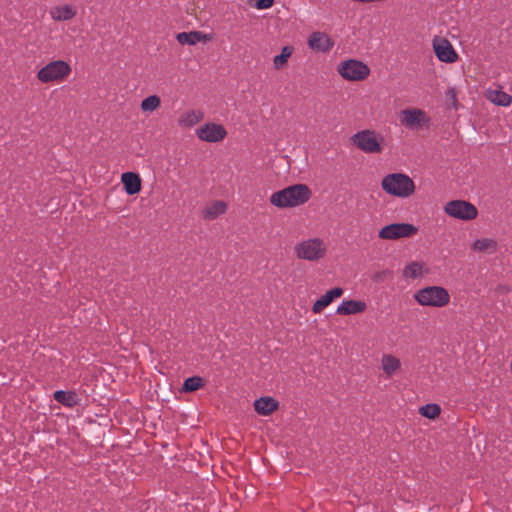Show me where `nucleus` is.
Segmentation results:
<instances>
[{
  "instance_id": "20e7f679",
  "label": "nucleus",
  "mask_w": 512,
  "mask_h": 512,
  "mask_svg": "<svg viewBox=\"0 0 512 512\" xmlns=\"http://www.w3.org/2000/svg\"><path fill=\"white\" fill-rule=\"evenodd\" d=\"M351 143L366 154H380L383 151L384 137L371 129L361 130L350 138Z\"/></svg>"
},
{
  "instance_id": "412c9836",
  "label": "nucleus",
  "mask_w": 512,
  "mask_h": 512,
  "mask_svg": "<svg viewBox=\"0 0 512 512\" xmlns=\"http://www.w3.org/2000/svg\"><path fill=\"white\" fill-rule=\"evenodd\" d=\"M227 211V204L222 200L212 201L206 204L202 210V216L206 220H213Z\"/></svg>"
},
{
  "instance_id": "39448f33",
  "label": "nucleus",
  "mask_w": 512,
  "mask_h": 512,
  "mask_svg": "<svg viewBox=\"0 0 512 512\" xmlns=\"http://www.w3.org/2000/svg\"><path fill=\"white\" fill-rule=\"evenodd\" d=\"M415 301L421 306L442 308L450 301L447 289L441 286H427L414 294Z\"/></svg>"
},
{
  "instance_id": "ddd939ff",
  "label": "nucleus",
  "mask_w": 512,
  "mask_h": 512,
  "mask_svg": "<svg viewBox=\"0 0 512 512\" xmlns=\"http://www.w3.org/2000/svg\"><path fill=\"white\" fill-rule=\"evenodd\" d=\"M430 273V268L424 261L413 260L405 264L401 275L405 280L421 279Z\"/></svg>"
},
{
  "instance_id": "f03ea898",
  "label": "nucleus",
  "mask_w": 512,
  "mask_h": 512,
  "mask_svg": "<svg viewBox=\"0 0 512 512\" xmlns=\"http://www.w3.org/2000/svg\"><path fill=\"white\" fill-rule=\"evenodd\" d=\"M381 188L388 195L405 199L415 193V183L407 174L390 173L383 177Z\"/></svg>"
},
{
  "instance_id": "473e14b6",
  "label": "nucleus",
  "mask_w": 512,
  "mask_h": 512,
  "mask_svg": "<svg viewBox=\"0 0 512 512\" xmlns=\"http://www.w3.org/2000/svg\"><path fill=\"white\" fill-rule=\"evenodd\" d=\"M446 96L452 100L453 103L456 102V91L454 88H450L447 93H446Z\"/></svg>"
},
{
  "instance_id": "0eeeda50",
  "label": "nucleus",
  "mask_w": 512,
  "mask_h": 512,
  "mask_svg": "<svg viewBox=\"0 0 512 512\" xmlns=\"http://www.w3.org/2000/svg\"><path fill=\"white\" fill-rule=\"evenodd\" d=\"M431 118L426 111L408 107L399 112V122L401 126L414 131L424 130L429 127Z\"/></svg>"
},
{
  "instance_id": "7c9ffc66",
  "label": "nucleus",
  "mask_w": 512,
  "mask_h": 512,
  "mask_svg": "<svg viewBox=\"0 0 512 512\" xmlns=\"http://www.w3.org/2000/svg\"><path fill=\"white\" fill-rule=\"evenodd\" d=\"M249 3L258 10H264L271 8L274 0H249Z\"/></svg>"
},
{
  "instance_id": "dca6fc26",
  "label": "nucleus",
  "mask_w": 512,
  "mask_h": 512,
  "mask_svg": "<svg viewBox=\"0 0 512 512\" xmlns=\"http://www.w3.org/2000/svg\"><path fill=\"white\" fill-rule=\"evenodd\" d=\"M308 46L317 52H328L333 46L332 39L323 32H313L308 39Z\"/></svg>"
},
{
  "instance_id": "393cba45",
  "label": "nucleus",
  "mask_w": 512,
  "mask_h": 512,
  "mask_svg": "<svg viewBox=\"0 0 512 512\" xmlns=\"http://www.w3.org/2000/svg\"><path fill=\"white\" fill-rule=\"evenodd\" d=\"M53 397L57 402L69 408H72L80 403V398L74 391L58 390L54 392Z\"/></svg>"
},
{
  "instance_id": "cd10ccee",
  "label": "nucleus",
  "mask_w": 512,
  "mask_h": 512,
  "mask_svg": "<svg viewBox=\"0 0 512 512\" xmlns=\"http://www.w3.org/2000/svg\"><path fill=\"white\" fill-rule=\"evenodd\" d=\"M161 105L160 97L157 95H151L142 100L140 107L143 112L152 113L156 111Z\"/></svg>"
},
{
  "instance_id": "6e6552de",
  "label": "nucleus",
  "mask_w": 512,
  "mask_h": 512,
  "mask_svg": "<svg viewBox=\"0 0 512 512\" xmlns=\"http://www.w3.org/2000/svg\"><path fill=\"white\" fill-rule=\"evenodd\" d=\"M337 72L347 81H362L370 74L369 67L362 61L349 59L337 65Z\"/></svg>"
},
{
  "instance_id": "f3484780",
  "label": "nucleus",
  "mask_w": 512,
  "mask_h": 512,
  "mask_svg": "<svg viewBox=\"0 0 512 512\" xmlns=\"http://www.w3.org/2000/svg\"><path fill=\"white\" fill-rule=\"evenodd\" d=\"M367 304L362 300L344 299L337 307L338 315L348 316L365 312Z\"/></svg>"
},
{
  "instance_id": "6ab92c4d",
  "label": "nucleus",
  "mask_w": 512,
  "mask_h": 512,
  "mask_svg": "<svg viewBox=\"0 0 512 512\" xmlns=\"http://www.w3.org/2000/svg\"><path fill=\"white\" fill-rule=\"evenodd\" d=\"M485 97L491 103L501 107H508L512 103V97L504 92L500 87L488 88L485 91Z\"/></svg>"
},
{
  "instance_id": "9b49d317",
  "label": "nucleus",
  "mask_w": 512,
  "mask_h": 512,
  "mask_svg": "<svg viewBox=\"0 0 512 512\" xmlns=\"http://www.w3.org/2000/svg\"><path fill=\"white\" fill-rule=\"evenodd\" d=\"M196 135L201 141L216 143L225 139L227 131L218 123H206L196 130Z\"/></svg>"
},
{
  "instance_id": "f8f14e48",
  "label": "nucleus",
  "mask_w": 512,
  "mask_h": 512,
  "mask_svg": "<svg viewBox=\"0 0 512 512\" xmlns=\"http://www.w3.org/2000/svg\"><path fill=\"white\" fill-rule=\"evenodd\" d=\"M436 57L445 63H454L458 60V54L452 44L443 37H435L432 42Z\"/></svg>"
},
{
  "instance_id": "2eb2a0df",
  "label": "nucleus",
  "mask_w": 512,
  "mask_h": 512,
  "mask_svg": "<svg viewBox=\"0 0 512 512\" xmlns=\"http://www.w3.org/2000/svg\"><path fill=\"white\" fill-rule=\"evenodd\" d=\"M344 293L343 288L335 287L328 290L318 300H316L312 306V312L314 314H320L325 308H327L333 301L339 299Z\"/></svg>"
},
{
  "instance_id": "a211bd4d",
  "label": "nucleus",
  "mask_w": 512,
  "mask_h": 512,
  "mask_svg": "<svg viewBox=\"0 0 512 512\" xmlns=\"http://www.w3.org/2000/svg\"><path fill=\"white\" fill-rule=\"evenodd\" d=\"M77 14L75 6L70 4L56 5L49 10V15L54 21H69Z\"/></svg>"
},
{
  "instance_id": "f257e3e1",
  "label": "nucleus",
  "mask_w": 512,
  "mask_h": 512,
  "mask_svg": "<svg viewBox=\"0 0 512 512\" xmlns=\"http://www.w3.org/2000/svg\"><path fill=\"white\" fill-rule=\"evenodd\" d=\"M311 190L305 184H295L272 193L270 203L280 209L305 204L311 198Z\"/></svg>"
},
{
  "instance_id": "4be33fe9",
  "label": "nucleus",
  "mask_w": 512,
  "mask_h": 512,
  "mask_svg": "<svg viewBox=\"0 0 512 512\" xmlns=\"http://www.w3.org/2000/svg\"><path fill=\"white\" fill-rule=\"evenodd\" d=\"M121 182L127 194L134 195L141 190V178L133 172H125L121 175Z\"/></svg>"
},
{
  "instance_id": "423d86ee",
  "label": "nucleus",
  "mask_w": 512,
  "mask_h": 512,
  "mask_svg": "<svg viewBox=\"0 0 512 512\" xmlns=\"http://www.w3.org/2000/svg\"><path fill=\"white\" fill-rule=\"evenodd\" d=\"M71 66L64 60L47 63L37 72V79L44 84L61 83L71 74Z\"/></svg>"
},
{
  "instance_id": "c85d7f7f",
  "label": "nucleus",
  "mask_w": 512,
  "mask_h": 512,
  "mask_svg": "<svg viewBox=\"0 0 512 512\" xmlns=\"http://www.w3.org/2000/svg\"><path fill=\"white\" fill-rule=\"evenodd\" d=\"M419 413L428 419H435L441 413V408L438 404H426L419 409Z\"/></svg>"
},
{
  "instance_id": "2f4dec72",
  "label": "nucleus",
  "mask_w": 512,
  "mask_h": 512,
  "mask_svg": "<svg viewBox=\"0 0 512 512\" xmlns=\"http://www.w3.org/2000/svg\"><path fill=\"white\" fill-rule=\"evenodd\" d=\"M390 274L388 270H382L374 273L372 279L377 282H382L386 279V277Z\"/></svg>"
},
{
  "instance_id": "7ed1b4c3",
  "label": "nucleus",
  "mask_w": 512,
  "mask_h": 512,
  "mask_svg": "<svg viewBox=\"0 0 512 512\" xmlns=\"http://www.w3.org/2000/svg\"><path fill=\"white\" fill-rule=\"evenodd\" d=\"M294 253L300 260L319 262L327 254L325 241L318 237L303 239L294 246Z\"/></svg>"
},
{
  "instance_id": "bb28decb",
  "label": "nucleus",
  "mask_w": 512,
  "mask_h": 512,
  "mask_svg": "<svg viewBox=\"0 0 512 512\" xmlns=\"http://www.w3.org/2000/svg\"><path fill=\"white\" fill-rule=\"evenodd\" d=\"M292 53H293L292 47L284 46L281 50V53L279 55H276L273 58L274 68L277 70L283 69L287 65L288 60L291 57Z\"/></svg>"
},
{
  "instance_id": "a878e982",
  "label": "nucleus",
  "mask_w": 512,
  "mask_h": 512,
  "mask_svg": "<svg viewBox=\"0 0 512 512\" xmlns=\"http://www.w3.org/2000/svg\"><path fill=\"white\" fill-rule=\"evenodd\" d=\"M472 249L477 252L493 253L497 249V242L492 238H482L476 240Z\"/></svg>"
},
{
  "instance_id": "c756f323",
  "label": "nucleus",
  "mask_w": 512,
  "mask_h": 512,
  "mask_svg": "<svg viewBox=\"0 0 512 512\" xmlns=\"http://www.w3.org/2000/svg\"><path fill=\"white\" fill-rule=\"evenodd\" d=\"M203 379L198 376L190 377L184 381L183 390L186 392H193L201 388Z\"/></svg>"
},
{
  "instance_id": "5701e85b",
  "label": "nucleus",
  "mask_w": 512,
  "mask_h": 512,
  "mask_svg": "<svg viewBox=\"0 0 512 512\" xmlns=\"http://www.w3.org/2000/svg\"><path fill=\"white\" fill-rule=\"evenodd\" d=\"M176 39L181 45H195L198 42H207L211 37L200 31H192L178 33Z\"/></svg>"
},
{
  "instance_id": "aec40b11",
  "label": "nucleus",
  "mask_w": 512,
  "mask_h": 512,
  "mask_svg": "<svg viewBox=\"0 0 512 512\" xmlns=\"http://www.w3.org/2000/svg\"><path fill=\"white\" fill-rule=\"evenodd\" d=\"M204 118V113L201 110L188 109L183 111L177 123L181 128H191L201 122Z\"/></svg>"
},
{
  "instance_id": "b1692460",
  "label": "nucleus",
  "mask_w": 512,
  "mask_h": 512,
  "mask_svg": "<svg viewBox=\"0 0 512 512\" xmlns=\"http://www.w3.org/2000/svg\"><path fill=\"white\" fill-rule=\"evenodd\" d=\"M255 411L263 416H268L278 409V402L272 397H261L254 402Z\"/></svg>"
},
{
  "instance_id": "1a4fd4ad",
  "label": "nucleus",
  "mask_w": 512,
  "mask_h": 512,
  "mask_svg": "<svg viewBox=\"0 0 512 512\" xmlns=\"http://www.w3.org/2000/svg\"><path fill=\"white\" fill-rule=\"evenodd\" d=\"M418 228L410 223H392L382 227L378 237L382 240L397 241L411 238L416 235Z\"/></svg>"
},
{
  "instance_id": "9d476101",
  "label": "nucleus",
  "mask_w": 512,
  "mask_h": 512,
  "mask_svg": "<svg viewBox=\"0 0 512 512\" xmlns=\"http://www.w3.org/2000/svg\"><path fill=\"white\" fill-rule=\"evenodd\" d=\"M445 213L455 219L470 221L477 217L478 210L470 202L464 200H452L445 204Z\"/></svg>"
},
{
  "instance_id": "4468645a",
  "label": "nucleus",
  "mask_w": 512,
  "mask_h": 512,
  "mask_svg": "<svg viewBox=\"0 0 512 512\" xmlns=\"http://www.w3.org/2000/svg\"><path fill=\"white\" fill-rule=\"evenodd\" d=\"M380 367L385 378H392L402 371V362L400 358L391 354L384 353L380 358Z\"/></svg>"
}]
</instances>
